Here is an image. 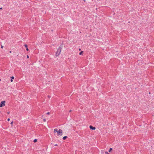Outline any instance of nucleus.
<instances>
[{"mask_svg": "<svg viewBox=\"0 0 154 154\" xmlns=\"http://www.w3.org/2000/svg\"><path fill=\"white\" fill-rule=\"evenodd\" d=\"M63 46L62 45H60L56 52L55 55L56 57L58 56L60 54L61 50L62 49Z\"/></svg>", "mask_w": 154, "mask_h": 154, "instance_id": "nucleus-1", "label": "nucleus"}, {"mask_svg": "<svg viewBox=\"0 0 154 154\" xmlns=\"http://www.w3.org/2000/svg\"><path fill=\"white\" fill-rule=\"evenodd\" d=\"M63 134V131L61 129H59L57 132V135L58 136H61Z\"/></svg>", "mask_w": 154, "mask_h": 154, "instance_id": "nucleus-2", "label": "nucleus"}, {"mask_svg": "<svg viewBox=\"0 0 154 154\" xmlns=\"http://www.w3.org/2000/svg\"><path fill=\"white\" fill-rule=\"evenodd\" d=\"M5 101H2L0 103V107H2L3 106H5Z\"/></svg>", "mask_w": 154, "mask_h": 154, "instance_id": "nucleus-3", "label": "nucleus"}, {"mask_svg": "<svg viewBox=\"0 0 154 154\" xmlns=\"http://www.w3.org/2000/svg\"><path fill=\"white\" fill-rule=\"evenodd\" d=\"M89 128L91 129L92 130H94L96 129V128L95 127H93L92 125H90L89 126Z\"/></svg>", "mask_w": 154, "mask_h": 154, "instance_id": "nucleus-4", "label": "nucleus"}, {"mask_svg": "<svg viewBox=\"0 0 154 154\" xmlns=\"http://www.w3.org/2000/svg\"><path fill=\"white\" fill-rule=\"evenodd\" d=\"M58 130L57 128H55L54 130V133H56L58 131Z\"/></svg>", "mask_w": 154, "mask_h": 154, "instance_id": "nucleus-5", "label": "nucleus"}, {"mask_svg": "<svg viewBox=\"0 0 154 154\" xmlns=\"http://www.w3.org/2000/svg\"><path fill=\"white\" fill-rule=\"evenodd\" d=\"M14 79V76H12L11 77V82H13V79Z\"/></svg>", "mask_w": 154, "mask_h": 154, "instance_id": "nucleus-6", "label": "nucleus"}, {"mask_svg": "<svg viewBox=\"0 0 154 154\" xmlns=\"http://www.w3.org/2000/svg\"><path fill=\"white\" fill-rule=\"evenodd\" d=\"M67 138V136H65L63 137V140H65Z\"/></svg>", "mask_w": 154, "mask_h": 154, "instance_id": "nucleus-7", "label": "nucleus"}, {"mask_svg": "<svg viewBox=\"0 0 154 154\" xmlns=\"http://www.w3.org/2000/svg\"><path fill=\"white\" fill-rule=\"evenodd\" d=\"M83 51H82L80 52L79 53V54L80 55H81L83 54Z\"/></svg>", "mask_w": 154, "mask_h": 154, "instance_id": "nucleus-8", "label": "nucleus"}, {"mask_svg": "<svg viewBox=\"0 0 154 154\" xmlns=\"http://www.w3.org/2000/svg\"><path fill=\"white\" fill-rule=\"evenodd\" d=\"M37 141V139H35L34 140H33V142H34V143H35Z\"/></svg>", "mask_w": 154, "mask_h": 154, "instance_id": "nucleus-9", "label": "nucleus"}, {"mask_svg": "<svg viewBox=\"0 0 154 154\" xmlns=\"http://www.w3.org/2000/svg\"><path fill=\"white\" fill-rule=\"evenodd\" d=\"M112 148H110L109 150V152H111L112 150Z\"/></svg>", "mask_w": 154, "mask_h": 154, "instance_id": "nucleus-10", "label": "nucleus"}, {"mask_svg": "<svg viewBox=\"0 0 154 154\" xmlns=\"http://www.w3.org/2000/svg\"><path fill=\"white\" fill-rule=\"evenodd\" d=\"M24 46L26 48H27V45L26 44H25L24 45Z\"/></svg>", "mask_w": 154, "mask_h": 154, "instance_id": "nucleus-11", "label": "nucleus"}, {"mask_svg": "<svg viewBox=\"0 0 154 154\" xmlns=\"http://www.w3.org/2000/svg\"><path fill=\"white\" fill-rule=\"evenodd\" d=\"M105 153V154H109L107 152H106Z\"/></svg>", "mask_w": 154, "mask_h": 154, "instance_id": "nucleus-12", "label": "nucleus"}, {"mask_svg": "<svg viewBox=\"0 0 154 154\" xmlns=\"http://www.w3.org/2000/svg\"><path fill=\"white\" fill-rule=\"evenodd\" d=\"M26 50L27 51H29V49L28 48H26Z\"/></svg>", "mask_w": 154, "mask_h": 154, "instance_id": "nucleus-13", "label": "nucleus"}, {"mask_svg": "<svg viewBox=\"0 0 154 154\" xmlns=\"http://www.w3.org/2000/svg\"><path fill=\"white\" fill-rule=\"evenodd\" d=\"M13 121H12L11 122V124H13Z\"/></svg>", "mask_w": 154, "mask_h": 154, "instance_id": "nucleus-14", "label": "nucleus"}, {"mask_svg": "<svg viewBox=\"0 0 154 154\" xmlns=\"http://www.w3.org/2000/svg\"><path fill=\"white\" fill-rule=\"evenodd\" d=\"M43 121L44 122H45L46 121V119H43Z\"/></svg>", "mask_w": 154, "mask_h": 154, "instance_id": "nucleus-15", "label": "nucleus"}, {"mask_svg": "<svg viewBox=\"0 0 154 154\" xmlns=\"http://www.w3.org/2000/svg\"><path fill=\"white\" fill-rule=\"evenodd\" d=\"M3 48V46H2V45L1 46V48Z\"/></svg>", "mask_w": 154, "mask_h": 154, "instance_id": "nucleus-16", "label": "nucleus"}, {"mask_svg": "<svg viewBox=\"0 0 154 154\" xmlns=\"http://www.w3.org/2000/svg\"><path fill=\"white\" fill-rule=\"evenodd\" d=\"M47 114H50V112H47Z\"/></svg>", "mask_w": 154, "mask_h": 154, "instance_id": "nucleus-17", "label": "nucleus"}, {"mask_svg": "<svg viewBox=\"0 0 154 154\" xmlns=\"http://www.w3.org/2000/svg\"><path fill=\"white\" fill-rule=\"evenodd\" d=\"M10 120V119L9 118H8V121H9Z\"/></svg>", "mask_w": 154, "mask_h": 154, "instance_id": "nucleus-18", "label": "nucleus"}, {"mask_svg": "<svg viewBox=\"0 0 154 154\" xmlns=\"http://www.w3.org/2000/svg\"><path fill=\"white\" fill-rule=\"evenodd\" d=\"M7 114H9V113H10V112H7Z\"/></svg>", "mask_w": 154, "mask_h": 154, "instance_id": "nucleus-19", "label": "nucleus"}, {"mask_svg": "<svg viewBox=\"0 0 154 154\" xmlns=\"http://www.w3.org/2000/svg\"><path fill=\"white\" fill-rule=\"evenodd\" d=\"M27 58H29V56L27 55Z\"/></svg>", "mask_w": 154, "mask_h": 154, "instance_id": "nucleus-20", "label": "nucleus"}, {"mask_svg": "<svg viewBox=\"0 0 154 154\" xmlns=\"http://www.w3.org/2000/svg\"><path fill=\"white\" fill-rule=\"evenodd\" d=\"M57 146V144H56L54 145V146Z\"/></svg>", "mask_w": 154, "mask_h": 154, "instance_id": "nucleus-21", "label": "nucleus"}, {"mask_svg": "<svg viewBox=\"0 0 154 154\" xmlns=\"http://www.w3.org/2000/svg\"><path fill=\"white\" fill-rule=\"evenodd\" d=\"M2 9V8H0V9Z\"/></svg>", "mask_w": 154, "mask_h": 154, "instance_id": "nucleus-22", "label": "nucleus"}, {"mask_svg": "<svg viewBox=\"0 0 154 154\" xmlns=\"http://www.w3.org/2000/svg\"><path fill=\"white\" fill-rule=\"evenodd\" d=\"M71 111H72V110H70L69 111V112H71Z\"/></svg>", "mask_w": 154, "mask_h": 154, "instance_id": "nucleus-23", "label": "nucleus"}, {"mask_svg": "<svg viewBox=\"0 0 154 154\" xmlns=\"http://www.w3.org/2000/svg\"><path fill=\"white\" fill-rule=\"evenodd\" d=\"M10 53H11V51H10V52H9Z\"/></svg>", "mask_w": 154, "mask_h": 154, "instance_id": "nucleus-24", "label": "nucleus"}, {"mask_svg": "<svg viewBox=\"0 0 154 154\" xmlns=\"http://www.w3.org/2000/svg\"><path fill=\"white\" fill-rule=\"evenodd\" d=\"M79 51H80V50H81V49H80V48L79 49Z\"/></svg>", "mask_w": 154, "mask_h": 154, "instance_id": "nucleus-25", "label": "nucleus"}, {"mask_svg": "<svg viewBox=\"0 0 154 154\" xmlns=\"http://www.w3.org/2000/svg\"><path fill=\"white\" fill-rule=\"evenodd\" d=\"M48 97L49 98L50 97L49 96H48Z\"/></svg>", "mask_w": 154, "mask_h": 154, "instance_id": "nucleus-26", "label": "nucleus"}, {"mask_svg": "<svg viewBox=\"0 0 154 154\" xmlns=\"http://www.w3.org/2000/svg\"><path fill=\"white\" fill-rule=\"evenodd\" d=\"M1 80V79H0V81Z\"/></svg>", "mask_w": 154, "mask_h": 154, "instance_id": "nucleus-27", "label": "nucleus"}]
</instances>
